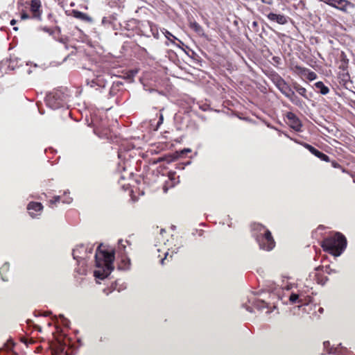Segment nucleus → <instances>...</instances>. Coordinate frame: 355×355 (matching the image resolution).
<instances>
[{"instance_id": "nucleus-28", "label": "nucleus", "mask_w": 355, "mask_h": 355, "mask_svg": "<svg viewBox=\"0 0 355 355\" xmlns=\"http://www.w3.org/2000/svg\"><path fill=\"white\" fill-rule=\"evenodd\" d=\"M60 317L62 318L63 320H67V319L62 315H60Z\"/></svg>"}, {"instance_id": "nucleus-14", "label": "nucleus", "mask_w": 355, "mask_h": 355, "mask_svg": "<svg viewBox=\"0 0 355 355\" xmlns=\"http://www.w3.org/2000/svg\"><path fill=\"white\" fill-rule=\"evenodd\" d=\"M278 89L286 97L293 91L291 87L286 82Z\"/></svg>"}, {"instance_id": "nucleus-5", "label": "nucleus", "mask_w": 355, "mask_h": 355, "mask_svg": "<svg viewBox=\"0 0 355 355\" xmlns=\"http://www.w3.org/2000/svg\"><path fill=\"white\" fill-rule=\"evenodd\" d=\"M320 1L324 2L334 8L344 10L347 5V1L346 0H319Z\"/></svg>"}, {"instance_id": "nucleus-8", "label": "nucleus", "mask_w": 355, "mask_h": 355, "mask_svg": "<svg viewBox=\"0 0 355 355\" xmlns=\"http://www.w3.org/2000/svg\"><path fill=\"white\" fill-rule=\"evenodd\" d=\"M41 7V2L40 0H31V10L35 18L40 19L41 12L40 8Z\"/></svg>"}, {"instance_id": "nucleus-21", "label": "nucleus", "mask_w": 355, "mask_h": 355, "mask_svg": "<svg viewBox=\"0 0 355 355\" xmlns=\"http://www.w3.org/2000/svg\"><path fill=\"white\" fill-rule=\"evenodd\" d=\"M165 36L166 37L167 39L169 40V37H174L175 39H176L175 37H174L169 31H166L165 32Z\"/></svg>"}, {"instance_id": "nucleus-9", "label": "nucleus", "mask_w": 355, "mask_h": 355, "mask_svg": "<svg viewBox=\"0 0 355 355\" xmlns=\"http://www.w3.org/2000/svg\"><path fill=\"white\" fill-rule=\"evenodd\" d=\"M269 20L272 21H276L279 24H285L287 23L286 17L283 15H277L273 12H270L267 15Z\"/></svg>"}, {"instance_id": "nucleus-4", "label": "nucleus", "mask_w": 355, "mask_h": 355, "mask_svg": "<svg viewBox=\"0 0 355 355\" xmlns=\"http://www.w3.org/2000/svg\"><path fill=\"white\" fill-rule=\"evenodd\" d=\"M287 119L289 125L296 131H300L302 127V123L296 115L292 112L287 114Z\"/></svg>"}, {"instance_id": "nucleus-26", "label": "nucleus", "mask_w": 355, "mask_h": 355, "mask_svg": "<svg viewBox=\"0 0 355 355\" xmlns=\"http://www.w3.org/2000/svg\"><path fill=\"white\" fill-rule=\"evenodd\" d=\"M261 304L262 305H261V306H260L257 304V307H258L259 309H261V308H263V307H265V303H264L263 302H261Z\"/></svg>"}, {"instance_id": "nucleus-1", "label": "nucleus", "mask_w": 355, "mask_h": 355, "mask_svg": "<svg viewBox=\"0 0 355 355\" xmlns=\"http://www.w3.org/2000/svg\"><path fill=\"white\" fill-rule=\"evenodd\" d=\"M102 247V244L99 245L95 254L97 269L94 271V276L96 278L104 279L114 270V252L113 250L109 252L103 249Z\"/></svg>"}, {"instance_id": "nucleus-13", "label": "nucleus", "mask_w": 355, "mask_h": 355, "mask_svg": "<svg viewBox=\"0 0 355 355\" xmlns=\"http://www.w3.org/2000/svg\"><path fill=\"white\" fill-rule=\"evenodd\" d=\"M287 98L295 105L301 106L302 101L295 95V92L292 91L287 96Z\"/></svg>"}, {"instance_id": "nucleus-7", "label": "nucleus", "mask_w": 355, "mask_h": 355, "mask_svg": "<svg viewBox=\"0 0 355 355\" xmlns=\"http://www.w3.org/2000/svg\"><path fill=\"white\" fill-rule=\"evenodd\" d=\"M304 146L312 153L314 155H315L316 157H318V158H320V159L323 160V161H325V162H329V157L325 155L324 153L319 151L318 150H317L316 148H315L314 147H313L312 146L309 145V144H306L304 145Z\"/></svg>"}, {"instance_id": "nucleus-10", "label": "nucleus", "mask_w": 355, "mask_h": 355, "mask_svg": "<svg viewBox=\"0 0 355 355\" xmlns=\"http://www.w3.org/2000/svg\"><path fill=\"white\" fill-rule=\"evenodd\" d=\"M43 208L42 205L40 202H31L28 205L27 209L29 211L30 215L34 218L37 216L34 211H41Z\"/></svg>"}, {"instance_id": "nucleus-17", "label": "nucleus", "mask_w": 355, "mask_h": 355, "mask_svg": "<svg viewBox=\"0 0 355 355\" xmlns=\"http://www.w3.org/2000/svg\"><path fill=\"white\" fill-rule=\"evenodd\" d=\"M273 82L277 88H279L281 85L286 81L280 76H275L273 78Z\"/></svg>"}, {"instance_id": "nucleus-12", "label": "nucleus", "mask_w": 355, "mask_h": 355, "mask_svg": "<svg viewBox=\"0 0 355 355\" xmlns=\"http://www.w3.org/2000/svg\"><path fill=\"white\" fill-rule=\"evenodd\" d=\"M315 87L318 89L320 93L322 95H326L329 92V89L324 85L322 81H318L315 83Z\"/></svg>"}, {"instance_id": "nucleus-30", "label": "nucleus", "mask_w": 355, "mask_h": 355, "mask_svg": "<svg viewBox=\"0 0 355 355\" xmlns=\"http://www.w3.org/2000/svg\"><path fill=\"white\" fill-rule=\"evenodd\" d=\"M257 25V23L256 21L253 22V26H256Z\"/></svg>"}, {"instance_id": "nucleus-16", "label": "nucleus", "mask_w": 355, "mask_h": 355, "mask_svg": "<svg viewBox=\"0 0 355 355\" xmlns=\"http://www.w3.org/2000/svg\"><path fill=\"white\" fill-rule=\"evenodd\" d=\"M294 89L296 90V92L300 95L302 96L305 98H307L306 89L304 87H302L301 85H300L298 84H295L294 85Z\"/></svg>"}, {"instance_id": "nucleus-2", "label": "nucleus", "mask_w": 355, "mask_h": 355, "mask_svg": "<svg viewBox=\"0 0 355 355\" xmlns=\"http://www.w3.org/2000/svg\"><path fill=\"white\" fill-rule=\"evenodd\" d=\"M346 245L347 241L345 237L339 232L324 239L321 245L324 251L336 257L341 254Z\"/></svg>"}, {"instance_id": "nucleus-19", "label": "nucleus", "mask_w": 355, "mask_h": 355, "mask_svg": "<svg viewBox=\"0 0 355 355\" xmlns=\"http://www.w3.org/2000/svg\"><path fill=\"white\" fill-rule=\"evenodd\" d=\"M78 250V248H76L73 250L72 254L74 259H78L79 257Z\"/></svg>"}, {"instance_id": "nucleus-25", "label": "nucleus", "mask_w": 355, "mask_h": 355, "mask_svg": "<svg viewBox=\"0 0 355 355\" xmlns=\"http://www.w3.org/2000/svg\"><path fill=\"white\" fill-rule=\"evenodd\" d=\"M122 243H123V240H119V245H121V247H122L123 249H125V245H123Z\"/></svg>"}, {"instance_id": "nucleus-20", "label": "nucleus", "mask_w": 355, "mask_h": 355, "mask_svg": "<svg viewBox=\"0 0 355 355\" xmlns=\"http://www.w3.org/2000/svg\"><path fill=\"white\" fill-rule=\"evenodd\" d=\"M60 196H55V197H54V198H53V200H50V204H51V205H52V204H53V203H55V202H59V201H60Z\"/></svg>"}, {"instance_id": "nucleus-33", "label": "nucleus", "mask_w": 355, "mask_h": 355, "mask_svg": "<svg viewBox=\"0 0 355 355\" xmlns=\"http://www.w3.org/2000/svg\"><path fill=\"white\" fill-rule=\"evenodd\" d=\"M18 29L17 27H14V30L17 31Z\"/></svg>"}, {"instance_id": "nucleus-27", "label": "nucleus", "mask_w": 355, "mask_h": 355, "mask_svg": "<svg viewBox=\"0 0 355 355\" xmlns=\"http://www.w3.org/2000/svg\"><path fill=\"white\" fill-rule=\"evenodd\" d=\"M17 21L15 19H12L10 21V24L11 25H15L16 24Z\"/></svg>"}, {"instance_id": "nucleus-22", "label": "nucleus", "mask_w": 355, "mask_h": 355, "mask_svg": "<svg viewBox=\"0 0 355 355\" xmlns=\"http://www.w3.org/2000/svg\"><path fill=\"white\" fill-rule=\"evenodd\" d=\"M29 18V15L26 13V12H23L21 15V19H27Z\"/></svg>"}, {"instance_id": "nucleus-11", "label": "nucleus", "mask_w": 355, "mask_h": 355, "mask_svg": "<svg viewBox=\"0 0 355 355\" xmlns=\"http://www.w3.org/2000/svg\"><path fill=\"white\" fill-rule=\"evenodd\" d=\"M189 27L193 30L198 35L205 36V32L202 27L196 21H189Z\"/></svg>"}, {"instance_id": "nucleus-29", "label": "nucleus", "mask_w": 355, "mask_h": 355, "mask_svg": "<svg viewBox=\"0 0 355 355\" xmlns=\"http://www.w3.org/2000/svg\"><path fill=\"white\" fill-rule=\"evenodd\" d=\"M261 1H262L263 3H269V4L270 3V2H267L266 0H261Z\"/></svg>"}, {"instance_id": "nucleus-6", "label": "nucleus", "mask_w": 355, "mask_h": 355, "mask_svg": "<svg viewBox=\"0 0 355 355\" xmlns=\"http://www.w3.org/2000/svg\"><path fill=\"white\" fill-rule=\"evenodd\" d=\"M71 15L78 19H80L83 21H85V22H87V23H92L93 22V19L92 18L89 16L86 13H84V12H82L80 11H78L77 10H71Z\"/></svg>"}, {"instance_id": "nucleus-31", "label": "nucleus", "mask_w": 355, "mask_h": 355, "mask_svg": "<svg viewBox=\"0 0 355 355\" xmlns=\"http://www.w3.org/2000/svg\"><path fill=\"white\" fill-rule=\"evenodd\" d=\"M319 311H320V313H322V312L323 311V309H322V308H320V309H319Z\"/></svg>"}, {"instance_id": "nucleus-15", "label": "nucleus", "mask_w": 355, "mask_h": 355, "mask_svg": "<svg viewBox=\"0 0 355 355\" xmlns=\"http://www.w3.org/2000/svg\"><path fill=\"white\" fill-rule=\"evenodd\" d=\"M297 69L300 70L301 71H303V72L308 71L307 78L309 80H315L317 78V74L315 72H313V71H310L308 69H306L305 68H302L300 67H297Z\"/></svg>"}, {"instance_id": "nucleus-3", "label": "nucleus", "mask_w": 355, "mask_h": 355, "mask_svg": "<svg viewBox=\"0 0 355 355\" xmlns=\"http://www.w3.org/2000/svg\"><path fill=\"white\" fill-rule=\"evenodd\" d=\"M254 229L259 232V234L256 235V239L259 244L260 248L268 251L273 249L275 243L271 232L264 226L259 224L254 225Z\"/></svg>"}, {"instance_id": "nucleus-24", "label": "nucleus", "mask_w": 355, "mask_h": 355, "mask_svg": "<svg viewBox=\"0 0 355 355\" xmlns=\"http://www.w3.org/2000/svg\"><path fill=\"white\" fill-rule=\"evenodd\" d=\"M168 252H165V253H164V258H162V259H161V261H160L161 264H162V265L164 264V260L167 258V256H168Z\"/></svg>"}, {"instance_id": "nucleus-32", "label": "nucleus", "mask_w": 355, "mask_h": 355, "mask_svg": "<svg viewBox=\"0 0 355 355\" xmlns=\"http://www.w3.org/2000/svg\"><path fill=\"white\" fill-rule=\"evenodd\" d=\"M184 151H186V152H190V151H191V150H190V149H185V150H184Z\"/></svg>"}, {"instance_id": "nucleus-18", "label": "nucleus", "mask_w": 355, "mask_h": 355, "mask_svg": "<svg viewBox=\"0 0 355 355\" xmlns=\"http://www.w3.org/2000/svg\"><path fill=\"white\" fill-rule=\"evenodd\" d=\"M298 297H299V295L297 294L292 293L289 297V300L292 303H295L297 302V300H298Z\"/></svg>"}, {"instance_id": "nucleus-23", "label": "nucleus", "mask_w": 355, "mask_h": 355, "mask_svg": "<svg viewBox=\"0 0 355 355\" xmlns=\"http://www.w3.org/2000/svg\"><path fill=\"white\" fill-rule=\"evenodd\" d=\"M163 120H164V117H163V115L161 114L159 116V120L157 123V125H159L160 124H162L163 123Z\"/></svg>"}]
</instances>
